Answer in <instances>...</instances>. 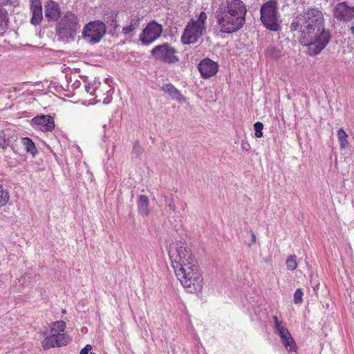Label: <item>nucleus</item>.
<instances>
[{"label":"nucleus","mask_w":354,"mask_h":354,"mask_svg":"<svg viewBox=\"0 0 354 354\" xmlns=\"http://www.w3.org/2000/svg\"><path fill=\"white\" fill-rule=\"evenodd\" d=\"M291 32H297L301 45L307 46V54L319 55L329 44L331 34L325 27L322 11L317 7H308L296 13L290 26Z\"/></svg>","instance_id":"nucleus-1"},{"label":"nucleus","mask_w":354,"mask_h":354,"mask_svg":"<svg viewBox=\"0 0 354 354\" xmlns=\"http://www.w3.org/2000/svg\"><path fill=\"white\" fill-rule=\"evenodd\" d=\"M169 255L176 276L186 291L190 293L201 291L203 286V278L189 248L180 242L170 247Z\"/></svg>","instance_id":"nucleus-2"},{"label":"nucleus","mask_w":354,"mask_h":354,"mask_svg":"<svg viewBox=\"0 0 354 354\" xmlns=\"http://www.w3.org/2000/svg\"><path fill=\"white\" fill-rule=\"evenodd\" d=\"M247 6L242 0H225L215 12L221 32L232 34L241 30L246 22Z\"/></svg>","instance_id":"nucleus-3"},{"label":"nucleus","mask_w":354,"mask_h":354,"mask_svg":"<svg viewBox=\"0 0 354 354\" xmlns=\"http://www.w3.org/2000/svg\"><path fill=\"white\" fill-rule=\"evenodd\" d=\"M260 19L266 29L274 32L281 30L280 15L276 0H269L264 3L260 8Z\"/></svg>","instance_id":"nucleus-4"},{"label":"nucleus","mask_w":354,"mask_h":354,"mask_svg":"<svg viewBox=\"0 0 354 354\" xmlns=\"http://www.w3.org/2000/svg\"><path fill=\"white\" fill-rule=\"evenodd\" d=\"M80 28L77 15L70 11L66 12L56 26V34L59 40L68 41L74 39L77 31Z\"/></svg>","instance_id":"nucleus-5"},{"label":"nucleus","mask_w":354,"mask_h":354,"mask_svg":"<svg viewBox=\"0 0 354 354\" xmlns=\"http://www.w3.org/2000/svg\"><path fill=\"white\" fill-rule=\"evenodd\" d=\"M177 53V50L174 46L165 42L153 47L151 50V55L157 61L173 64L179 61Z\"/></svg>","instance_id":"nucleus-6"},{"label":"nucleus","mask_w":354,"mask_h":354,"mask_svg":"<svg viewBox=\"0 0 354 354\" xmlns=\"http://www.w3.org/2000/svg\"><path fill=\"white\" fill-rule=\"evenodd\" d=\"M106 33V26L100 20L86 24L82 31V38L91 44L99 43Z\"/></svg>","instance_id":"nucleus-7"},{"label":"nucleus","mask_w":354,"mask_h":354,"mask_svg":"<svg viewBox=\"0 0 354 354\" xmlns=\"http://www.w3.org/2000/svg\"><path fill=\"white\" fill-rule=\"evenodd\" d=\"M205 31L206 27L205 25L198 24L197 21L188 23L184 29L180 41L185 45L195 44L205 34Z\"/></svg>","instance_id":"nucleus-8"},{"label":"nucleus","mask_w":354,"mask_h":354,"mask_svg":"<svg viewBox=\"0 0 354 354\" xmlns=\"http://www.w3.org/2000/svg\"><path fill=\"white\" fill-rule=\"evenodd\" d=\"M162 30V25L156 21H151L142 30L139 39L143 45L148 46L161 36Z\"/></svg>","instance_id":"nucleus-9"},{"label":"nucleus","mask_w":354,"mask_h":354,"mask_svg":"<svg viewBox=\"0 0 354 354\" xmlns=\"http://www.w3.org/2000/svg\"><path fill=\"white\" fill-rule=\"evenodd\" d=\"M333 15L339 21H351L354 19V4L346 1L339 2L333 9Z\"/></svg>","instance_id":"nucleus-10"},{"label":"nucleus","mask_w":354,"mask_h":354,"mask_svg":"<svg viewBox=\"0 0 354 354\" xmlns=\"http://www.w3.org/2000/svg\"><path fill=\"white\" fill-rule=\"evenodd\" d=\"M44 339L41 342V346L44 350H48L51 348L62 347L67 345L71 339L67 334L53 333L48 336L44 335Z\"/></svg>","instance_id":"nucleus-11"},{"label":"nucleus","mask_w":354,"mask_h":354,"mask_svg":"<svg viewBox=\"0 0 354 354\" xmlns=\"http://www.w3.org/2000/svg\"><path fill=\"white\" fill-rule=\"evenodd\" d=\"M201 76L203 79H208L214 76L218 71V64L211 59L207 57L202 59L197 66Z\"/></svg>","instance_id":"nucleus-12"},{"label":"nucleus","mask_w":354,"mask_h":354,"mask_svg":"<svg viewBox=\"0 0 354 354\" xmlns=\"http://www.w3.org/2000/svg\"><path fill=\"white\" fill-rule=\"evenodd\" d=\"M44 15L48 22L57 21L61 17V8L58 3L49 0L44 5Z\"/></svg>","instance_id":"nucleus-13"},{"label":"nucleus","mask_w":354,"mask_h":354,"mask_svg":"<svg viewBox=\"0 0 354 354\" xmlns=\"http://www.w3.org/2000/svg\"><path fill=\"white\" fill-rule=\"evenodd\" d=\"M33 124L42 131H50L55 128L54 119L49 115H41L32 119Z\"/></svg>","instance_id":"nucleus-14"},{"label":"nucleus","mask_w":354,"mask_h":354,"mask_svg":"<svg viewBox=\"0 0 354 354\" xmlns=\"http://www.w3.org/2000/svg\"><path fill=\"white\" fill-rule=\"evenodd\" d=\"M30 2L32 13L30 23L34 26L39 25L43 19L41 1L40 0H30Z\"/></svg>","instance_id":"nucleus-15"},{"label":"nucleus","mask_w":354,"mask_h":354,"mask_svg":"<svg viewBox=\"0 0 354 354\" xmlns=\"http://www.w3.org/2000/svg\"><path fill=\"white\" fill-rule=\"evenodd\" d=\"M162 91L168 94L170 97L179 103L186 102V97L182 94L181 91L177 89L171 83L165 84L162 88Z\"/></svg>","instance_id":"nucleus-16"},{"label":"nucleus","mask_w":354,"mask_h":354,"mask_svg":"<svg viewBox=\"0 0 354 354\" xmlns=\"http://www.w3.org/2000/svg\"><path fill=\"white\" fill-rule=\"evenodd\" d=\"M16 140L17 136L14 134L0 130V148L3 150L6 149L8 147H10L14 151V143Z\"/></svg>","instance_id":"nucleus-17"},{"label":"nucleus","mask_w":354,"mask_h":354,"mask_svg":"<svg viewBox=\"0 0 354 354\" xmlns=\"http://www.w3.org/2000/svg\"><path fill=\"white\" fill-rule=\"evenodd\" d=\"M140 21L141 18L138 15L132 16L130 19L129 25L122 28V33L124 35L133 36L131 33L140 26Z\"/></svg>","instance_id":"nucleus-18"},{"label":"nucleus","mask_w":354,"mask_h":354,"mask_svg":"<svg viewBox=\"0 0 354 354\" xmlns=\"http://www.w3.org/2000/svg\"><path fill=\"white\" fill-rule=\"evenodd\" d=\"M149 204L148 197L145 195H140L137 202L139 214L144 216H147L149 213Z\"/></svg>","instance_id":"nucleus-19"},{"label":"nucleus","mask_w":354,"mask_h":354,"mask_svg":"<svg viewBox=\"0 0 354 354\" xmlns=\"http://www.w3.org/2000/svg\"><path fill=\"white\" fill-rule=\"evenodd\" d=\"M9 21L8 11L0 7V36L3 37L8 28Z\"/></svg>","instance_id":"nucleus-20"},{"label":"nucleus","mask_w":354,"mask_h":354,"mask_svg":"<svg viewBox=\"0 0 354 354\" xmlns=\"http://www.w3.org/2000/svg\"><path fill=\"white\" fill-rule=\"evenodd\" d=\"M280 339L282 344L288 351L296 352L297 345L290 332L289 335H284Z\"/></svg>","instance_id":"nucleus-21"},{"label":"nucleus","mask_w":354,"mask_h":354,"mask_svg":"<svg viewBox=\"0 0 354 354\" xmlns=\"http://www.w3.org/2000/svg\"><path fill=\"white\" fill-rule=\"evenodd\" d=\"M21 144L24 147L25 151L31 154L33 157L37 153V149L35 147V143L28 137L21 138Z\"/></svg>","instance_id":"nucleus-22"},{"label":"nucleus","mask_w":354,"mask_h":354,"mask_svg":"<svg viewBox=\"0 0 354 354\" xmlns=\"http://www.w3.org/2000/svg\"><path fill=\"white\" fill-rule=\"evenodd\" d=\"M272 319H273L274 324L275 333L280 337L283 336L284 335H289V330L283 324L282 321H280L276 315H274L272 317Z\"/></svg>","instance_id":"nucleus-23"},{"label":"nucleus","mask_w":354,"mask_h":354,"mask_svg":"<svg viewBox=\"0 0 354 354\" xmlns=\"http://www.w3.org/2000/svg\"><path fill=\"white\" fill-rule=\"evenodd\" d=\"M265 54L267 57L277 60L281 57V50L276 46H269L266 49Z\"/></svg>","instance_id":"nucleus-24"},{"label":"nucleus","mask_w":354,"mask_h":354,"mask_svg":"<svg viewBox=\"0 0 354 354\" xmlns=\"http://www.w3.org/2000/svg\"><path fill=\"white\" fill-rule=\"evenodd\" d=\"M117 17L118 14L113 11L109 12L105 15L104 19L106 23L114 30H116L118 27Z\"/></svg>","instance_id":"nucleus-25"},{"label":"nucleus","mask_w":354,"mask_h":354,"mask_svg":"<svg viewBox=\"0 0 354 354\" xmlns=\"http://www.w3.org/2000/svg\"><path fill=\"white\" fill-rule=\"evenodd\" d=\"M66 326V324L64 321L60 320L54 322L50 326V333L64 334L63 332L64 331Z\"/></svg>","instance_id":"nucleus-26"},{"label":"nucleus","mask_w":354,"mask_h":354,"mask_svg":"<svg viewBox=\"0 0 354 354\" xmlns=\"http://www.w3.org/2000/svg\"><path fill=\"white\" fill-rule=\"evenodd\" d=\"M165 210L166 213L168 214V216L176 211V205L174 203V198L171 195L166 196L165 197Z\"/></svg>","instance_id":"nucleus-27"},{"label":"nucleus","mask_w":354,"mask_h":354,"mask_svg":"<svg viewBox=\"0 0 354 354\" xmlns=\"http://www.w3.org/2000/svg\"><path fill=\"white\" fill-rule=\"evenodd\" d=\"M337 136L339 142L340 147L342 149L347 147L349 143L347 140L348 135L346 131L342 128H340L337 131Z\"/></svg>","instance_id":"nucleus-28"},{"label":"nucleus","mask_w":354,"mask_h":354,"mask_svg":"<svg viewBox=\"0 0 354 354\" xmlns=\"http://www.w3.org/2000/svg\"><path fill=\"white\" fill-rule=\"evenodd\" d=\"M10 198V195L6 189L0 185V207L6 205Z\"/></svg>","instance_id":"nucleus-29"},{"label":"nucleus","mask_w":354,"mask_h":354,"mask_svg":"<svg viewBox=\"0 0 354 354\" xmlns=\"http://www.w3.org/2000/svg\"><path fill=\"white\" fill-rule=\"evenodd\" d=\"M297 257L296 255H290L286 261V264L287 266V269L290 271H293L297 269Z\"/></svg>","instance_id":"nucleus-30"},{"label":"nucleus","mask_w":354,"mask_h":354,"mask_svg":"<svg viewBox=\"0 0 354 354\" xmlns=\"http://www.w3.org/2000/svg\"><path fill=\"white\" fill-rule=\"evenodd\" d=\"M254 129L255 131V136L257 138L263 137V124L261 122H257L254 124Z\"/></svg>","instance_id":"nucleus-31"},{"label":"nucleus","mask_w":354,"mask_h":354,"mask_svg":"<svg viewBox=\"0 0 354 354\" xmlns=\"http://www.w3.org/2000/svg\"><path fill=\"white\" fill-rule=\"evenodd\" d=\"M304 292L301 288H297L294 293V303L295 304H300L303 301Z\"/></svg>","instance_id":"nucleus-32"},{"label":"nucleus","mask_w":354,"mask_h":354,"mask_svg":"<svg viewBox=\"0 0 354 354\" xmlns=\"http://www.w3.org/2000/svg\"><path fill=\"white\" fill-rule=\"evenodd\" d=\"M0 6H10L16 8L19 6V0H0Z\"/></svg>","instance_id":"nucleus-33"},{"label":"nucleus","mask_w":354,"mask_h":354,"mask_svg":"<svg viewBox=\"0 0 354 354\" xmlns=\"http://www.w3.org/2000/svg\"><path fill=\"white\" fill-rule=\"evenodd\" d=\"M142 147L140 145L138 142H136L133 147V153L138 157L142 153Z\"/></svg>","instance_id":"nucleus-34"},{"label":"nucleus","mask_w":354,"mask_h":354,"mask_svg":"<svg viewBox=\"0 0 354 354\" xmlns=\"http://www.w3.org/2000/svg\"><path fill=\"white\" fill-rule=\"evenodd\" d=\"M207 19V15L205 12H201L198 17L197 24L200 25H205V20Z\"/></svg>","instance_id":"nucleus-35"},{"label":"nucleus","mask_w":354,"mask_h":354,"mask_svg":"<svg viewBox=\"0 0 354 354\" xmlns=\"http://www.w3.org/2000/svg\"><path fill=\"white\" fill-rule=\"evenodd\" d=\"M84 88L87 93H89L91 95H94L95 89L93 87V85L88 84L85 85Z\"/></svg>","instance_id":"nucleus-36"},{"label":"nucleus","mask_w":354,"mask_h":354,"mask_svg":"<svg viewBox=\"0 0 354 354\" xmlns=\"http://www.w3.org/2000/svg\"><path fill=\"white\" fill-rule=\"evenodd\" d=\"M249 232L251 234V241L248 243V247H251L253 244H254L257 241V236L254 232L252 230H250Z\"/></svg>","instance_id":"nucleus-37"},{"label":"nucleus","mask_w":354,"mask_h":354,"mask_svg":"<svg viewBox=\"0 0 354 354\" xmlns=\"http://www.w3.org/2000/svg\"><path fill=\"white\" fill-rule=\"evenodd\" d=\"M91 350L92 346L90 344H87L80 351V354H89Z\"/></svg>","instance_id":"nucleus-38"},{"label":"nucleus","mask_w":354,"mask_h":354,"mask_svg":"<svg viewBox=\"0 0 354 354\" xmlns=\"http://www.w3.org/2000/svg\"><path fill=\"white\" fill-rule=\"evenodd\" d=\"M241 149L245 151H249L250 149V145L247 142H243L241 143Z\"/></svg>","instance_id":"nucleus-39"},{"label":"nucleus","mask_w":354,"mask_h":354,"mask_svg":"<svg viewBox=\"0 0 354 354\" xmlns=\"http://www.w3.org/2000/svg\"><path fill=\"white\" fill-rule=\"evenodd\" d=\"M349 30L351 33L354 35V23L351 24V27L349 28Z\"/></svg>","instance_id":"nucleus-40"},{"label":"nucleus","mask_w":354,"mask_h":354,"mask_svg":"<svg viewBox=\"0 0 354 354\" xmlns=\"http://www.w3.org/2000/svg\"><path fill=\"white\" fill-rule=\"evenodd\" d=\"M75 84L76 86H78V85H80V82L79 81H77V82L75 83Z\"/></svg>","instance_id":"nucleus-41"},{"label":"nucleus","mask_w":354,"mask_h":354,"mask_svg":"<svg viewBox=\"0 0 354 354\" xmlns=\"http://www.w3.org/2000/svg\"><path fill=\"white\" fill-rule=\"evenodd\" d=\"M89 354H95V353L90 351Z\"/></svg>","instance_id":"nucleus-42"}]
</instances>
